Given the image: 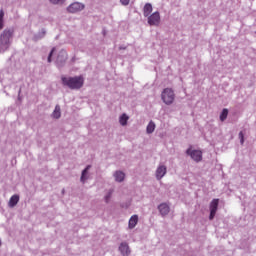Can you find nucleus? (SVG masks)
I'll return each instance as SVG.
<instances>
[{
	"instance_id": "11",
	"label": "nucleus",
	"mask_w": 256,
	"mask_h": 256,
	"mask_svg": "<svg viewBox=\"0 0 256 256\" xmlns=\"http://www.w3.org/2000/svg\"><path fill=\"white\" fill-rule=\"evenodd\" d=\"M119 251L121 255L128 256L131 253V250H129V244H127V242H122L119 246Z\"/></svg>"
},
{
	"instance_id": "22",
	"label": "nucleus",
	"mask_w": 256,
	"mask_h": 256,
	"mask_svg": "<svg viewBox=\"0 0 256 256\" xmlns=\"http://www.w3.org/2000/svg\"><path fill=\"white\" fill-rule=\"evenodd\" d=\"M227 115H229V110L224 108L220 114V121H225V119H227Z\"/></svg>"
},
{
	"instance_id": "24",
	"label": "nucleus",
	"mask_w": 256,
	"mask_h": 256,
	"mask_svg": "<svg viewBox=\"0 0 256 256\" xmlns=\"http://www.w3.org/2000/svg\"><path fill=\"white\" fill-rule=\"evenodd\" d=\"M238 137L240 139L241 145H243V143H245V133H243V131H240Z\"/></svg>"
},
{
	"instance_id": "10",
	"label": "nucleus",
	"mask_w": 256,
	"mask_h": 256,
	"mask_svg": "<svg viewBox=\"0 0 256 256\" xmlns=\"http://www.w3.org/2000/svg\"><path fill=\"white\" fill-rule=\"evenodd\" d=\"M158 210L160 212V215H162V217H165L166 215H169L170 208L167 203H161L158 206Z\"/></svg>"
},
{
	"instance_id": "7",
	"label": "nucleus",
	"mask_w": 256,
	"mask_h": 256,
	"mask_svg": "<svg viewBox=\"0 0 256 256\" xmlns=\"http://www.w3.org/2000/svg\"><path fill=\"white\" fill-rule=\"evenodd\" d=\"M161 22V15L158 11L154 12L152 15L148 16V24L151 26H157Z\"/></svg>"
},
{
	"instance_id": "16",
	"label": "nucleus",
	"mask_w": 256,
	"mask_h": 256,
	"mask_svg": "<svg viewBox=\"0 0 256 256\" xmlns=\"http://www.w3.org/2000/svg\"><path fill=\"white\" fill-rule=\"evenodd\" d=\"M153 12V5L151 3H146L144 6V17H149Z\"/></svg>"
},
{
	"instance_id": "21",
	"label": "nucleus",
	"mask_w": 256,
	"mask_h": 256,
	"mask_svg": "<svg viewBox=\"0 0 256 256\" xmlns=\"http://www.w3.org/2000/svg\"><path fill=\"white\" fill-rule=\"evenodd\" d=\"M5 12L3 10H0V31L5 27Z\"/></svg>"
},
{
	"instance_id": "30",
	"label": "nucleus",
	"mask_w": 256,
	"mask_h": 256,
	"mask_svg": "<svg viewBox=\"0 0 256 256\" xmlns=\"http://www.w3.org/2000/svg\"><path fill=\"white\" fill-rule=\"evenodd\" d=\"M0 247H1V240H0Z\"/></svg>"
},
{
	"instance_id": "2",
	"label": "nucleus",
	"mask_w": 256,
	"mask_h": 256,
	"mask_svg": "<svg viewBox=\"0 0 256 256\" xmlns=\"http://www.w3.org/2000/svg\"><path fill=\"white\" fill-rule=\"evenodd\" d=\"M62 84L69 89H81L83 87V77H62Z\"/></svg>"
},
{
	"instance_id": "17",
	"label": "nucleus",
	"mask_w": 256,
	"mask_h": 256,
	"mask_svg": "<svg viewBox=\"0 0 256 256\" xmlns=\"http://www.w3.org/2000/svg\"><path fill=\"white\" fill-rule=\"evenodd\" d=\"M45 35H47V30H45V28H42L41 31L34 35V39L35 41H39L43 39Z\"/></svg>"
},
{
	"instance_id": "18",
	"label": "nucleus",
	"mask_w": 256,
	"mask_h": 256,
	"mask_svg": "<svg viewBox=\"0 0 256 256\" xmlns=\"http://www.w3.org/2000/svg\"><path fill=\"white\" fill-rule=\"evenodd\" d=\"M53 119H61V106L56 105L52 113Z\"/></svg>"
},
{
	"instance_id": "9",
	"label": "nucleus",
	"mask_w": 256,
	"mask_h": 256,
	"mask_svg": "<svg viewBox=\"0 0 256 256\" xmlns=\"http://www.w3.org/2000/svg\"><path fill=\"white\" fill-rule=\"evenodd\" d=\"M167 175V167L165 165H160L156 170V179L161 181L162 178Z\"/></svg>"
},
{
	"instance_id": "25",
	"label": "nucleus",
	"mask_w": 256,
	"mask_h": 256,
	"mask_svg": "<svg viewBox=\"0 0 256 256\" xmlns=\"http://www.w3.org/2000/svg\"><path fill=\"white\" fill-rule=\"evenodd\" d=\"M50 2H52L53 5H63V3H65V0H50Z\"/></svg>"
},
{
	"instance_id": "14",
	"label": "nucleus",
	"mask_w": 256,
	"mask_h": 256,
	"mask_svg": "<svg viewBox=\"0 0 256 256\" xmlns=\"http://www.w3.org/2000/svg\"><path fill=\"white\" fill-rule=\"evenodd\" d=\"M114 177L117 183H123V181H125V173H123V171H116Z\"/></svg>"
},
{
	"instance_id": "3",
	"label": "nucleus",
	"mask_w": 256,
	"mask_h": 256,
	"mask_svg": "<svg viewBox=\"0 0 256 256\" xmlns=\"http://www.w3.org/2000/svg\"><path fill=\"white\" fill-rule=\"evenodd\" d=\"M161 97L165 105H172L175 101V92L171 88H166L163 90Z\"/></svg>"
},
{
	"instance_id": "20",
	"label": "nucleus",
	"mask_w": 256,
	"mask_h": 256,
	"mask_svg": "<svg viewBox=\"0 0 256 256\" xmlns=\"http://www.w3.org/2000/svg\"><path fill=\"white\" fill-rule=\"evenodd\" d=\"M146 131H147L148 135H151V133H153V131H155V122L150 121L149 124L147 125Z\"/></svg>"
},
{
	"instance_id": "23",
	"label": "nucleus",
	"mask_w": 256,
	"mask_h": 256,
	"mask_svg": "<svg viewBox=\"0 0 256 256\" xmlns=\"http://www.w3.org/2000/svg\"><path fill=\"white\" fill-rule=\"evenodd\" d=\"M54 53H55V47L52 48L51 51L48 54V57H47V62L48 63H52Z\"/></svg>"
},
{
	"instance_id": "19",
	"label": "nucleus",
	"mask_w": 256,
	"mask_h": 256,
	"mask_svg": "<svg viewBox=\"0 0 256 256\" xmlns=\"http://www.w3.org/2000/svg\"><path fill=\"white\" fill-rule=\"evenodd\" d=\"M127 121H129V116L125 113H123L120 117H119V123L120 125H122V127H125V125H127Z\"/></svg>"
},
{
	"instance_id": "15",
	"label": "nucleus",
	"mask_w": 256,
	"mask_h": 256,
	"mask_svg": "<svg viewBox=\"0 0 256 256\" xmlns=\"http://www.w3.org/2000/svg\"><path fill=\"white\" fill-rule=\"evenodd\" d=\"M89 169H91V165H87L86 168L84 170H82V174L80 177L81 183H85V181L87 180V175L89 173Z\"/></svg>"
},
{
	"instance_id": "13",
	"label": "nucleus",
	"mask_w": 256,
	"mask_h": 256,
	"mask_svg": "<svg viewBox=\"0 0 256 256\" xmlns=\"http://www.w3.org/2000/svg\"><path fill=\"white\" fill-rule=\"evenodd\" d=\"M17 203H19V195L14 194L13 196H11L9 202H8V206L13 209V207H16Z\"/></svg>"
},
{
	"instance_id": "26",
	"label": "nucleus",
	"mask_w": 256,
	"mask_h": 256,
	"mask_svg": "<svg viewBox=\"0 0 256 256\" xmlns=\"http://www.w3.org/2000/svg\"><path fill=\"white\" fill-rule=\"evenodd\" d=\"M111 195H113V190H110L108 192V195L105 196L106 203H109V200L111 199Z\"/></svg>"
},
{
	"instance_id": "1",
	"label": "nucleus",
	"mask_w": 256,
	"mask_h": 256,
	"mask_svg": "<svg viewBox=\"0 0 256 256\" xmlns=\"http://www.w3.org/2000/svg\"><path fill=\"white\" fill-rule=\"evenodd\" d=\"M15 37V28H6L0 34V54L9 51Z\"/></svg>"
},
{
	"instance_id": "28",
	"label": "nucleus",
	"mask_w": 256,
	"mask_h": 256,
	"mask_svg": "<svg viewBox=\"0 0 256 256\" xmlns=\"http://www.w3.org/2000/svg\"><path fill=\"white\" fill-rule=\"evenodd\" d=\"M62 193H65V189L62 190Z\"/></svg>"
},
{
	"instance_id": "6",
	"label": "nucleus",
	"mask_w": 256,
	"mask_h": 256,
	"mask_svg": "<svg viewBox=\"0 0 256 256\" xmlns=\"http://www.w3.org/2000/svg\"><path fill=\"white\" fill-rule=\"evenodd\" d=\"M85 9V5L80 2H74L67 7L68 13H79V11H83Z\"/></svg>"
},
{
	"instance_id": "12",
	"label": "nucleus",
	"mask_w": 256,
	"mask_h": 256,
	"mask_svg": "<svg viewBox=\"0 0 256 256\" xmlns=\"http://www.w3.org/2000/svg\"><path fill=\"white\" fill-rule=\"evenodd\" d=\"M138 221H139V216H137V215L131 216V218L129 220V223H128L129 229H135V227L137 226Z\"/></svg>"
},
{
	"instance_id": "8",
	"label": "nucleus",
	"mask_w": 256,
	"mask_h": 256,
	"mask_svg": "<svg viewBox=\"0 0 256 256\" xmlns=\"http://www.w3.org/2000/svg\"><path fill=\"white\" fill-rule=\"evenodd\" d=\"M65 61H67V52L65 50H62L58 53L56 63L60 67H63V65L65 64Z\"/></svg>"
},
{
	"instance_id": "4",
	"label": "nucleus",
	"mask_w": 256,
	"mask_h": 256,
	"mask_svg": "<svg viewBox=\"0 0 256 256\" xmlns=\"http://www.w3.org/2000/svg\"><path fill=\"white\" fill-rule=\"evenodd\" d=\"M186 155H189L193 161H196V163H199L203 160V152L201 150H192L191 148H188L186 150Z\"/></svg>"
},
{
	"instance_id": "29",
	"label": "nucleus",
	"mask_w": 256,
	"mask_h": 256,
	"mask_svg": "<svg viewBox=\"0 0 256 256\" xmlns=\"http://www.w3.org/2000/svg\"><path fill=\"white\" fill-rule=\"evenodd\" d=\"M120 49H125V48H123V47H120Z\"/></svg>"
},
{
	"instance_id": "5",
	"label": "nucleus",
	"mask_w": 256,
	"mask_h": 256,
	"mask_svg": "<svg viewBox=\"0 0 256 256\" xmlns=\"http://www.w3.org/2000/svg\"><path fill=\"white\" fill-rule=\"evenodd\" d=\"M217 209H219V199H213L210 203V221H213L215 219V215H217Z\"/></svg>"
},
{
	"instance_id": "27",
	"label": "nucleus",
	"mask_w": 256,
	"mask_h": 256,
	"mask_svg": "<svg viewBox=\"0 0 256 256\" xmlns=\"http://www.w3.org/2000/svg\"><path fill=\"white\" fill-rule=\"evenodd\" d=\"M129 1H131V0H120V3L124 6H127V5H129Z\"/></svg>"
}]
</instances>
